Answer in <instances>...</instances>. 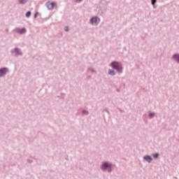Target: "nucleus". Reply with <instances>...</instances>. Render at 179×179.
<instances>
[{
  "label": "nucleus",
  "mask_w": 179,
  "mask_h": 179,
  "mask_svg": "<svg viewBox=\"0 0 179 179\" xmlns=\"http://www.w3.org/2000/svg\"><path fill=\"white\" fill-rule=\"evenodd\" d=\"M110 66L114 69H116L118 72H122V66H121V65H120V64H118V62H112L110 64Z\"/></svg>",
  "instance_id": "obj_1"
},
{
  "label": "nucleus",
  "mask_w": 179,
  "mask_h": 179,
  "mask_svg": "<svg viewBox=\"0 0 179 179\" xmlns=\"http://www.w3.org/2000/svg\"><path fill=\"white\" fill-rule=\"evenodd\" d=\"M99 22H100V19H99L97 17L91 19V23H92V24H97Z\"/></svg>",
  "instance_id": "obj_2"
},
{
  "label": "nucleus",
  "mask_w": 179,
  "mask_h": 179,
  "mask_svg": "<svg viewBox=\"0 0 179 179\" xmlns=\"http://www.w3.org/2000/svg\"><path fill=\"white\" fill-rule=\"evenodd\" d=\"M110 169L111 168V164H108V163H103L101 166V169L102 170H106V169Z\"/></svg>",
  "instance_id": "obj_3"
},
{
  "label": "nucleus",
  "mask_w": 179,
  "mask_h": 179,
  "mask_svg": "<svg viewBox=\"0 0 179 179\" xmlns=\"http://www.w3.org/2000/svg\"><path fill=\"white\" fill-rule=\"evenodd\" d=\"M6 72H8V69L6 68L0 69V76H3V75H6Z\"/></svg>",
  "instance_id": "obj_4"
},
{
  "label": "nucleus",
  "mask_w": 179,
  "mask_h": 179,
  "mask_svg": "<svg viewBox=\"0 0 179 179\" xmlns=\"http://www.w3.org/2000/svg\"><path fill=\"white\" fill-rule=\"evenodd\" d=\"M47 6L48 9H54V6H55V3L48 2Z\"/></svg>",
  "instance_id": "obj_5"
},
{
  "label": "nucleus",
  "mask_w": 179,
  "mask_h": 179,
  "mask_svg": "<svg viewBox=\"0 0 179 179\" xmlns=\"http://www.w3.org/2000/svg\"><path fill=\"white\" fill-rule=\"evenodd\" d=\"M17 32L20 33V34H24V33H26V29L22 28L21 29H17Z\"/></svg>",
  "instance_id": "obj_6"
},
{
  "label": "nucleus",
  "mask_w": 179,
  "mask_h": 179,
  "mask_svg": "<svg viewBox=\"0 0 179 179\" xmlns=\"http://www.w3.org/2000/svg\"><path fill=\"white\" fill-rule=\"evenodd\" d=\"M144 159L146 160V162H148V163H150V162H152V158L150 156L144 157Z\"/></svg>",
  "instance_id": "obj_7"
},
{
  "label": "nucleus",
  "mask_w": 179,
  "mask_h": 179,
  "mask_svg": "<svg viewBox=\"0 0 179 179\" xmlns=\"http://www.w3.org/2000/svg\"><path fill=\"white\" fill-rule=\"evenodd\" d=\"M173 59L177 62H179V55H175L173 56Z\"/></svg>",
  "instance_id": "obj_8"
},
{
  "label": "nucleus",
  "mask_w": 179,
  "mask_h": 179,
  "mask_svg": "<svg viewBox=\"0 0 179 179\" xmlns=\"http://www.w3.org/2000/svg\"><path fill=\"white\" fill-rule=\"evenodd\" d=\"M108 73L109 75H111L112 76H114V75H115V73H114V71L109 69L108 70Z\"/></svg>",
  "instance_id": "obj_9"
},
{
  "label": "nucleus",
  "mask_w": 179,
  "mask_h": 179,
  "mask_svg": "<svg viewBox=\"0 0 179 179\" xmlns=\"http://www.w3.org/2000/svg\"><path fill=\"white\" fill-rule=\"evenodd\" d=\"M151 3H152V5L154 6V8H156V7L155 6V4L156 3V0H151Z\"/></svg>",
  "instance_id": "obj_10"
},
{
  "label": "nucleus",
  "mask_w": 179,
  "mask_h": 179,
  "mask_svg": "<svg viewBox=\"0 0 179 179\" xmlns=\"http://www.w3.org/2000/svg\"><path fill=\"white\" fill-rule=\"evenodd\" d=\"M31 15V13L30 11H28L27 13H26V16L27 17H29V16Z\"/></svg>",
  "instance_id": "obj_11"
},
{
  "label": "nucleus",
  "mask_w": 179,
  "mask_h": 179,
  "mask_svg": "<svg viewBox=\"0 0 179 179\" xmlns=\"http://www.w3.org/2000/svg\"><path fill=\"white\" fill-rule=\"evenodd\" d=\"M153 157H154L155 159H157V157H159V154H158V153L154 154V155H153Z\"/></svg>",
  "instance_id": "obj_12"
},
{
  "label": "nucleus",
  "mask_w": 179,
  "mask_h": 179,
  "mask_svg": "<svg viewBox=\"0 0 179 179\" xmlns=\"http://www.w3.org/2000/svg\"><path fill=\"white\" fill-rule=\"evenodd\" d=\"M20 3H26V0H19Z\"/></svg>",
  "instance_id": "obj_13"
},
{
  "label": "nucleus",
  "mask_w": 179,
  "mask_h": 179,
  "mask_svg": "<svg viewBox=\"0 0 179 179\" xmlns=\"http://www.w3.org/2000/svg\"><path fill=\"white\" fill-rule=\"evenodd\" d=\"M14 51H15V54H20L19 52V49H15Z\"/></svg>",
  "instance_id": "obj_14"
},
{
  "label": "nucleus",
  "mask_w": 179,
  "mask_h": 179,
  "mask_svg": "<svg viewBox=\"0 0 179 179\" xmlns=\"http://www.w3.org/2000/svg\"><path fill=\"white\" fill-rule=\"evenodd\" d=\"M64 30H65V31H69L68 27H64Z\"/></svg>",
  "instance_id": "obj_15"
},
{
  "label": "nucleus",
  "mask_w": 179,
  "mask_h": 179,
  "mask_svg": "<svg viewBox=\"0 0 179 179\" xmlns=\"http://www.w3.org/2000/svg\"><path fill=\"white\" fill-rule=\"evenodd\" d=\"M83 114H87V111H86V110H83Z\"/></svg>",
  "instance_id": "obj_16"
},
{
  "label": "nucleus",
  "mask_w": 179,
  "mask_h": 179,
  "mask_svg": "<svg viewBox=\"0 0 179 179\" xmlns=\"http://www.w3.org/2000/svg\"><path fill=\"white\" fill-rule=\"evenodd\" d=\"M153 115H155V113H150V117H153Z\"/></svg>",
  "instance_id": "obj_17"
},
{
  "label": "nucleus",
  "mask_w": 179,
  "mask_h": 179,
  "mask_svg": "<svg viewBox=\"0 0 179 179\" xmlns=\"http://www.w3.org/2000/svg\"><path fill=\"white\" fill-rule=\"evenodd\" d=\"M82 1V0H77V2H80Z\"/></svg>",
  "instance_id": "obj_18"
},
{
  "label": "nucleus",
  "mask_w": 179,
  "mask_h": 179,
  "mask_svg": "<svg viewBox=\"0 0 179 179\" xmlns=\"http://www.w3.org/2000/svg\"><path fill=\"white\" fill-rule=\"evenodd\" d=\"M34 16H35V17H37V13H36Z\"/></svg>",
  "instance_id": "obj_19"
}]
</instances>
